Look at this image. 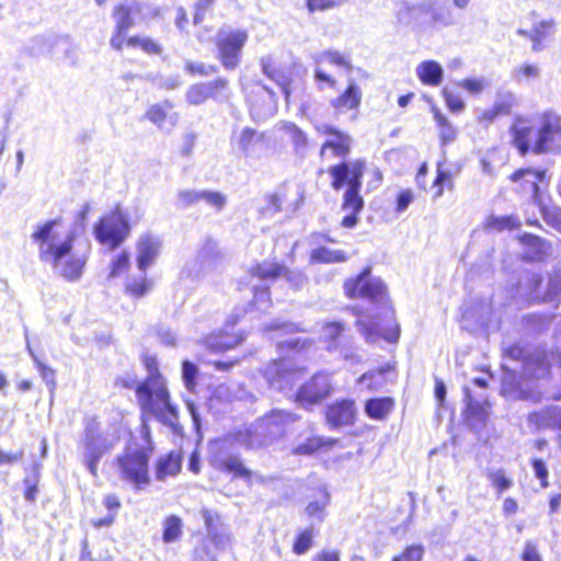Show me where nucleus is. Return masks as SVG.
<instances>
[{
  "label": "nucleus",
  "mask_w": 561,
  "mask_h": 561,
  "mask_svg": "<svg viewBox=\"0 0 561 561\" xmlns=\"http://www.w3.org/2000/svg\"><path fill=\"white\" fill-rule=\"evenodd\" d=\"M262 375L271 389L287 392L299 381L301 370L291 359L282 358L270 362L262 370Z\"/></svg>",
  "instance_id": "9d476101"
},
{
  "label": "nucleus",
  "mask_w": 561,
  "mask_h": 561,
  "mask_svg": "<svg viewBox=\"0 0 561 561\" xmlns=\"http://www.w3.org/2000/svg\"><path fill=\"white\" fill-rule=\"evenodd\" d=\"M508 373L504 376L502 381V391L504 394L519 400H529L533 402H540L543 399L541 391L535 389L531 385H520L516 380L517 368H508L503 365Z\"/></svg>",
  "instance_id": "4468645a"
},
{
  "label": "nucleus",
  "mask_w": 561,
  "mask_h": 561,
  "mask_svg": "<svg viewBox=\"0 0 561 561\" xmlns=\"http://www.w3.org/2000/svg\"><path fill=\"white\" fill-rule=\"evenodd\" d=\"M366 170L365 160L357 159L353 161H344L329 168L328 173L332 178V187L340 191L345 185L347 188L343 195L342 208L348 213L342 220V226L353 228L358 219L357 215L364 207V199L359 195L362 187V178Z\"/></svg>",
  "instance_id": "f03ea898"
},
{
  "label": "nucleus",
  "mask_w": 561,
  "mask_h": 561,
  "mask_svg": "<svg viewBox=\"0 0 561 561\" xmlns=\"http://www.w3.org/2000/svg\"><path fill=\"white\" fill-rule=\"evenodd\" d=\"M27 350L31 354V356L33 357L35 364H36V367L43 378V380L46 382V385L49 387V390L53 391L56 387V381H55V370L48 366H46L44 363H42L36 356L35 354L33 353L30 344L27 343Z\"/></svg>",
  "instance_id": "de8ad7c7"
},
{
  "label": "nucleus",
  "mask_w": 561,
  "mask_h": 561,
  "mask_svg": "<svg viewBox=\"0 0 561 561\" xmlns=\"http://www.w3.org/2000/svg\"><path fill=\"white\" fill-rule=\"evenodd\" d=\"M413 10L431 15V21L434 25L446 27L455 23L451 9L438 0H423Z\"/></svg>",
  "instance_id": "6ab92c4d"
},
{
  "label": "nucleus",
  "mask_w": 561,
  "mask_h": 561,
  "mask_svg": "<svg viewBox=\"0 0 561 561\" xmlns=\"http://www.w3.org/2000/svg\"><path fill=\"white\" fill-rule=\"evenodd\" d=\"M129 267V255L127 252H122L118 254L110 265V273L107 278L113 279L119 277L123 273H125Z\"/></svg>",
  "instance_id": "09e8293b"
},
{
  "label": "nucleus",
  "mask_w": 561,
  "mask_h": 561,
  "mask_svg": "<svg viewBox=\"0 0 561 561\" xmlns=\"http://www.w3.org/2000/svg\"><path fill=\"white\" fill-rule=\"evenodd\" d=\"M147 446L129 445L116 458L119 478L130 483L135 489L141 490L149 484L148 462L152 454L148 431L145 434Z\"/></svg>",
  "instance_id": "7ed1b4c3"
},
{
  "label": "nucleus",
  "mask_w": 561,
  "mask_h": 561,
  "mask_svg": "<svg viewBox=\"0 0 561 561\" xmlns=\"http://www.w3.org/2000/svg\"><path fill=\"white\" fill-rule=\"evenodd\" d=\"M297 421V416L285 410H273L271 413L259 419L245 432V437L240 434V440L248 447L255 448L270 444L273 439L282 436L285 427Z\"/></svg>",
  "instance_id": "423d86ee"
},
{
  "label": "nucleus",
  "mask_w": 561,
  "mask_h": 561,
  "mask_svg": "<svg viewBox=\"0 0 561 561\" xmlns=\"http://www.w3.org/2000/svg\"><path fill=\"white\" fill-rule=\"evenodd\" d=\"M221 259L222 254L218 249L217 242L211 239H206L197 252V260L201 263V268H211Z\"/></svg>",
  "instance_id": "2f4dec72"
},
{
  "label": "nucleus",
  "mask_w": 561,
  "mask_h": 561,
  "mask_svg": "<svg viewBox=\"0 0 561 561\" xmlns=\"http://www.w3.org/2000/svg\"><path fill=\"white\" fill-rule=\"evenodd\" d=\"M201 514L205 523L207 535L224 527V524L221 523L220 517L216 512L203 508Z\"/></svg>",
  "instance_id": "052dcab7"
},
{
  "label": "nucleus",
  "mask_w": 561,
  "mask_h": 561,
  "mask_svg": "<svg viewBox=\"0 0 561 561\" xmlns=\"http://www.w3.org/2000/svg\"><path fill=\"white\" fill-rule=\"evenodd\" d=\"M559 141H561V117L554 112H545L536 131L533 151L535 153L547 152Z\"/></svg>",
  "instance_id": "f8f14e48"
},
{
  "label": "nucleus",
  "mask_w": 561,
  "mask_h": 561,
  "mask_svg": "<svg viewBox=\"0 0 561 561\" xmlns=\"http://www.w3.org/2000/svg\"><path fill=\"white\" fill-rule=\"evenodd\" d=\"M157 15V10L138 0H121L113 9L112 16L119 31H129L138 23Z\"/></svg>",
  "instance_id": "9b49d317"
},
{
  "label": "nucleus",
  "mask_w": 561,
  "mask_h": 561,
  "mask_svg": "<svg viewBox=\"0 0 561 561\" xmlns=\"http://www.w3.org/2000/svg\"><path fill=\"white\" fill-rule=\"evenodd\" d=\"M329 503V493L325 491L321 501L310 502L306 507V513L310 518H316L321 523L325 516V507Z\"/></svg>",
  "instance_id": "49530a36"
},
{
  "label": "nucleus",
  "mask_w": 561,
  "mask_h": 561,
  "mask_svg": "<svg viewBox=\"0 0 561 561\" xmlns=\"http://www.w3.org/2000/svg\"><path fill=\"white\" fill-rule=\"evenodd\" d=\"M512 75L517 82H522L524 79L538 78L540 75V69L536 65L527 64L515 68Z\"/></svg>",
  "instance_id": "69168bd1"
},
{
  "label": "nucleus",
  "mask_w": 561,
  "mask_h": 561,
  "mask_svg": "<svg viewBox=\"0 0 561 561\" xmlns=\"http://www.w3.org/2000/svg\"><path fill=\"white\" fill-rule=\"evenodd\" d=\"M313 533V527L311 526L299 534L293 547L296 554H304L312 547Z\"/></svg>",
  "instance_id": "8fccbe9b"
},
{
  "label": "nucleus",
  "mask_w": 561,
  "mask_h": 561,
  "mask_svg": "<svg viewBox=\"0 0 561 561\" xmlns=\"http://www.w3.org/2000/svg\"><path fill=\"white\" fill-rule=\"evenodd\" d=\"M352 138L350 135L340 131L334 137L327 139L320 150V156L324 157L327 150H332L334 157L345 158L351 151Z\"/></svg>",
  "instance_id": "cd10ccee"
},
{
  "label": "nucleus",
  "mask_w": 561,
  "mask_h": 561,
  "mask_svg": "<svg viewBox=\"0 0 561 561\" xmlns=\"http://www.w3.org/2000/svg\"><path fill=\"white\" fill-rule=\"evenodd\" d=\"M161 248V241L158 237L150 233L142 234L137 242V265L146 273V270L153 264Z\"/></svg>",
  "instance_id": "aec40b11"
},
{
  "label": "nucleus",
  "mask_w": 561,
  "mask_h": 561,
  "mask_svg": "<svg viewBox=\"0 0 561 561\" xmlns=\"http://www.w3.org/2000/svg\"><path fill=\"white\" fill-rule=\"evenodd\" d=\"M198 369L196 365L188 360H184L182 364V378L185 383V387L191 390L195 386V379L197 376Z\"/></svg>",
  "instance_id": "774afa93"
},
{
  "label": "nucleus",
  "mask_w": 561,
  "mask_h": 561,
  "mask_svg": "<svg viewBox=\"0 0 561 561\" xmlns=\"http://www.w3.org/2000/svg\"><path fill=\"white\" fill-rule=\"evenodd\" d=\"M336 442L337 439L333 438H324L319 436L309 437L304 443L295 447V454L306 456L312 455L314 451L322 447L333 446Z\"/></svg>",
  "instance_id": "4c0bfd02"
},
{
  "label": "nucleus",
  "mask_w": 561,
  "mask_h": 561,
  "mask_svg": "<svg viewBox=\"0 0 561 561\" xmlns=\"http://www.w3.org/2000/svg\"><path fill=\"white\" fill-rule=\"evenodd\" d=\"M243 341L240 335H232L227 332L211 333L205 339V345L211 352H224L230 350Z\"/></svg>",
  "instance_id": "c85d7f7f"
},
{
  "label": "nucleus",
  "mask_w": 561,
  "mask_h": 561,
  "mask_svg": "<svg viewBox=\"0 0 561 561\" xmlns=\"http://www.w3.org/2000/svg\"><path fill=\"white\" fill-rule=\"evenodd\" d=\"M385 381V370L378 369L374 371L365 373L358 379L360 385H365L368 389L377 390L383 385Z\"/></svg>",
  "instance_id": "3c124183"
},
{
  "label": "nucleus",
  "mask_w": 561,
  "mask_h": 561,
  "mask_svg": "<svg viewBox=\"0 0 561 561\" xmlns=\"http://www.w3.org/2000/svg\"><path fill=\"white\" fill-rule=\"evenodd\" d=\"M506 355L508 358L518 362L523 358V374L529 377H534L536 379H540L546 377L549 374L550 367L545 358L536 357V358H525L524 351L517 346L513 345L506 350Z\"/></svg>",
  "instance_id": "f3484780"
},
{
  "label": "nucleus",
  "mask_w": 561,
  "mask_h": 561,
  "mask_svg": "<svg viewBox=\"0 0 561 561\" xmlns=\"http://www.w3.org/2000/svg\"><path fill=\"white\" fill-rule=\"evenodd\" d=\"M145 116L159 128H162L163 123L167 118V112L161 104H153L146 112Z\"/></svg>",
  "instance_id": "338daca9"
},
{
  "label": "nucleus",
  "mask_w": 561,
  "mask_h": 561,
  "mask_svg": "<svg viewBox=\"0 0 561 561\" xmlns=\"http://www.w3.org/2000/svg\"><path fill=\"white\" fill-rule=\"evenodd\" d=\"M117 438L104 433L94 420L87 422L83 434L81 461L93 477H98V466L102 457L111 451Z\"/></svg>",
  "instance_id": "0eeeda50"
},
{
  "label": "nucleus",
  "mask_w": 561,
  "mask_h": 561,
  "mask_svg": "<svg viewBox=\"0 0 561 561\" xmlns=\"http://www.w3.org/2000/svg\"><path fill=\"white\" fill-rule=\"evenodd\" d=\"M126 291L135 297H142L148 290L146 273L139 279L128 278L125 284Z\"/></svg>",
  "instance_id": "5fc2aeb1"
},
{
  "label": "nucleus",
  "mask_w": 561,
  "mask_h": 561,
  "mask_svg": "<svg viewBox=\"0 0 561 561\" xmlns=\"http://www.w3.org/2000/svg\"><path fill=\"white\" fill-rule=\"evenodd\" d=\"M129 232L128 217L118 206L94 226L95 239L111 250L119 247Z\"/></svg>",
  "instance_id": "6e6552de"
},
{
  "label": "nucleus",
  "mask_w": 561,
  "mask_h": 561,
  "mask_svg": "<svg viewBox=\"0 0 561 561\" xmlns=\"http://www.w3.org/2000/svg\"><path fill=\"white\" fill-rule=\"evenodd\" d=\"M32 239L38 244L39 260L50 264L57 276L68 282L81 278L90 253V242L75 245V231L62 233L56 219L37 226Z\"/></svg>",
  "instance_id": "f257e3e1"
},
{
  "label": "nucleus",
  "mask_w": 561,
  "mask_h": 561,
  "mask_svg": "<svg viewBox=\"0 0 561 561\" xmlns=\"http://www.w3.org/2000/svg\"><path fill=\"white\" fill-rule=\"evenodd\" d=\"M536 131L524 118H517L514 122L511 128L513 144L522 156H525L530 148L533 149Z\"/></svg>",
  "instance_id": "5701e85b"
},
{
  "label": "nucleus",
  "mask_w": 561,
  "mask_h": 561,
  "mask_svg": "<svg viewBox=\"0 0 561 561\" xmlns=\"http://www.w3.org/2000/svg\"><path fill=\"white\" fill-rule=\"evenodd\" d=\"M344 332V324L339 321L328 322L322 328V337L328 342L329 351H336L340 347V339Z\"/></svg>",
  "instance_id": "a19ab883"
},
{
  "label": "nucleus",
  "mask_w": 561,
  "mask_h": 561,
  "mask_svg": "<svg viewBox=\"0 0 561 561\" xmlns=\"http://www.w3.org/2000/svg\"><path fill=\"white\" fill-rule=\"evenodd\" d=\"M331 392L329 376L325 374H316L308 382L302 385L297 399L301 403H317L327 398Z\"/></svg>",
  "instance_id": "2eb2a0df"
},
{
  "label": "nucleus",
  "mask_w": 561,
  "mask_h": 561,
  "mask_svg": "<svg viewBox=\"0 0 561 561\" xmlns=\"http://www.w3.org/2000/svg\"><path fill=\"white\" fill-rule=\"evenodd\" d=\"M205 92L207 94V100L213 99L216 102H225L229 98V83L225 78H218L214 81L202 82Z\"/></svg>",
  "instance_id": "e433bc0d"
},
{
  "label": "nucleus",
  "mask_w": 561,
  "mask_h": 561,
  "mask_svg": "<svg viewBox=\"0 0 561 561\" xmlns=\"http://www.w3.org/2000/svg\"><path fill=\"white\" fill-rule=\"evenodd\" d=\"M204 202L208 206L215 208L217 211H221L226 204L227 198L224 194L209 190L199 191V203Z\"/></svg>",
  "instance_id": "a18cd8bd"
},
{
  "label": "nucleus",
  "mask_w": 561,
  "mask_h": 561,
  "mask_svg": "<svg viewBox=\"0 0 561 561\" xmlns=\"http://www.w3.org/2000/svg\"><path fill=\"white\" fill-rule=\"evenodd\" d=\"M546 171L533 169H519L511 175V180L513 182H520L525 194L529 195L534 199L537 198L540 184L546 183Z\"/></svg>",
  "instance_id": "412c9836"
},
{
  "label": "nucleus",
  "mask_w": 561,
  "mask_h": 561,
  "mask_svg": "<svg viewBox=\"0 0 561 561\" xmlns=\"http://www.w3.org/2000/svg\"><path fill=\"white\" fill-rule=\"evenodd\" d=\"M263 90L267 95V101H265L263 105L253 103L250 108L251 116L255 121H264L272 117L277 111V101L274 92L266 87H263Z\"/></svg>",
  "instance_id": "72a5a7b5"
},
{
  "label": "nucleus",
  "mask_w": 561,
  "mask_h": 561,
  "mask_svg": "<svg viewBox=\"0 0 561 561\" xmlns=\"http://www.w3.org/2000/svg\"><path fill=\"white\" fill-rule=\"evenodd\" d=\"M285 267L277 263L264 262L252 270V275L260 279H275L283 275Z\"/></svg>",
  "instance_id": "c03bdc74"
},
{
  "label": "nucleus",
  "mask_w": 561,
  "mask_h": 561,
  "mask_svg": "<svg viewBox=\"0 0 561 561\" xmlns=\"http://www.w3.org/2000/svg\"><path fill=\"white\" fill-rule=\"evenodd\" d=\"M432 112L434 114V119L439 127V137L442 140V144L445 146L447 144L453 142L456 139V134H457L455 127L447 119V117L442 114V112L436 106L432 107Z\"/></svg>",
  "instance_id": "ea45409f"
},
{
  "label": "nucleus",
  "mask_w": 561,
  "mask_h": 561,
  "mask_svg": "<svg viewBox=\"0 0 561 561\" xmlns=\"http://www.w3.org/2000/svg\"><path fill=\"white\" fill-rule=\"evenodd\" d=\"M354 403L350 400L331 404L327 410V421L332 427H340L353 423Z\"/></svg>",
  "instance_id": "b1692460"
},
{
  "label": "nucleus",
  "mask_w": 561,
  "mask_h": 561,
  "mask_svg": "<svg viewBox=\"0 0 561 561\" xmlns=\"http://www.w3.org/2000/svg\"><path fill=\"white\" fill-rule=\"evenodd\" d=\"M264 135L255 129L245 127L241 130L238 138V146L244 154H250L259 142H262Z\"/></svg>",
  "instance_id": "58836bf2"
},
{
  "label": "nucleus",
  "mask_w": 561,
  "mask_h": 561,
  "mask_svg": "<svg viewBox=\"0 0 561 561\" xmlns=\"http://www.w3.org/2000/svg\"><path fill=\"white\" fill-rule=\"evenodd\" d=\"M558 297H561V274H557L549 278L545 290V302L552 301Z\"/></svg>",
  "instance_id": "0e129e2a"
},
{
  "label": "nucleus",
  "mask_w": 561,
  "mask_h": 561,
  "mask_svg": "<svg viewBox=\"0 0 561 561\" xmlns=\"http://www.w3.org/2000/svg\"><path fill=\"white\" fill-rule=\"evenodd\" d=\"M280 129L291 142L294 153L304 159L307 156L309 145L307 134L293 122H283Z\"/></svg>",
  "instance_id": "a878e982"
},
{
  "label": "nucleus",
  "mask_w": 561,
  "mask_h": 561,
  "mask_svg": "<svg viewBox=\"0 0 561 561\" xmlns=\"http://www.w3.org/2000/svg\"><path fill=\"white\" fill-rule=\"evenodd\" d=\"M312 59L316 62V65L329 62L331 65L345 67L347 69L352 68L351 60L346 56H344L343 54H341L336 50L329 49V50L316 53L312 55Z\"/></svg>",
  "instance_id": "37998d69"
},
{
  "label": "nucleus",
  "mask_w": 561,
  "mask_h": 561,
  "mask_svg": "<svg viewBox=\"0 0 561 561\" xmlns=\"http://www.w3.org/2000/svg\"><path fill=\"white\" fill-rule=\"evenodd\" d=\"M424 548L420 545H413L404 549L400 556L392 558V561H422Z\"/></svg>",
  "instance_id": "e2e57ef3"
},
{
  "label": "nucleus",
  "mask_w": 561,
  "mask_h": 561,
  "mask_svg": "<svg viewBox=\"0 0 561 561\" xmlns=\"http://www.w3.org/2000/svg\"><path fill=\"white\" fill-rule=\"evenodd\" d=\"M488 479L499 492L506 491L513 485V481L505 476V471L503 469L489 471Z\"/></svg>",
  "instance_id": "864d4df0"
},
{
  "label": "nucleus",
  "mask_w": 561,
  "mask_h": 561,
  "mask_svg": "<svg viewBox=\"0 0 561 561\" xmlns=\"http://www.w3.org/2000/svg\"><path fill=\"white\" fill-rule=\"evenodd\" d=\"M514 103L512 93L499 94L492 108L483 111L479 116L480 122L492 123L499 115L507 114Z\"/></svg>",
  "instance_id": "473e14b6"
},
{
  "label": "nucleus",
  "mask_w": 561,
  "mask_h": 561,
  "mask_svg": "<svg viewBox=\"0 0 561 561\" xmlns=\"http://www.w3.org/2000/svg\"><path fill=\"white\" fill-rule=\"evenodd\" d=\"M356 325L368 343H375L380 336L388 342L393 343L397 342L400 336V328L398 323H394L390 329L386 330L377 319L373 318L369 321L359 319L357 320Z\"/></svg>",
  "instance_id": "dca6fc26"
},
{
  "label": "nucleus",
  "mask_w": 561,
  "mask_h": 561,
  "mask_svg": "<svg viewBox=\"0 0 561 561\" xmlns=\"http://www.w3.org/2000/svg\"><path fill=\"white\" fill-rule=\"evenodd\" d=\"M370 268L366 267L354 278H348L344 283L345 295L350 298H364L378 306V317L392 319L393 310L389 307V298L386 285L379 277L370 274Z\"/></svg>",
  "instance_id": "20e7f679"
},
{
  "label": "nucleus",
  "mask_w": 561,
  "mask_h": 561,
  "mask_svg": "<svg viewBox=\"0 0 561 561\" xmlns=\"http://www.w3.org/2000/svg\"><path fill=\"white\" fill-rule=\"evenodd\" d=\"M228 445L229 443L224 440L214 446V448H216V451L213 455L214 466L220 470L232 472L236 478L250 482L251 471L244 467L239 455L229 450Z\"/></svg>",
  "instance_id": "ddd939ff"
},
{
  "label": "nucleus",
  "mask_w": 561,
  "mask_h": 561,
  "mask_svg": "<svg viewBox=\"0 0 561 561\" xmlns=\"http://www.w3.org/2000/svg\"><path fill=\"white\" fill-rule=\"evenodd\" d=\"M458 85L470 94L478 95L489 85V82L485 78H467L460 81Z\"/></svg>",
  "instance_id": "bf43d9fd"
},
{
  "label": "nucleus",
  "mask_w": 561,
  "mask_h": 561,
  "mask_svg": "<svg viewBox=\"0 0 561 561\" xmlns=\"http://www.w3.org/2000/svg\"><path fill=\"white\" fill-rule=\"evenodd\" d=\"M271 305L270 293L267 287L254 286L253 301L251 306L259 311H265Z\"/></svg>",
  "instance_id": "6e6d98bb"
},
{
  "label": "nucleus",
  "mask_w": 561,
  "mask_h": 561,
  "mask_svg": "<svg viewBox=\"0 0 561 561\" xmlns=\"http://www.w3.org/2000/svg\"><path fill=\"white\" fill-rule=\"evenodd\" d=\"M202 82L188 87L185 93V100L191 105H201L207 101V94Z\"/></svg>",
  "instance_id": "603ef678"
},
{
  "label": "nucleus",
  "mask_w": 561,
  "mask_h": 561,
  "mask_svg": "<svg viewBox=\"0 0 561 561\" xmlns=\"http://www.w3.org/2000/svg\"><path fill=\"white\" fill-rule=\"evenodd\" d=\"M348 256L342 250H332L325 247H320L312 250L310 260L313 263H340L347 261Z\"/></svg>",
  "instance_id": "f704fd0d"
},
{
  "label": "nucleus",
  "mask_w": 561,
  "mask_h": 561,
  "mask_svg": "<svg viewBox=\"0 0 561 561\" xmlns=\"http://www.w3.org/2000/svg\"><path fill=\"white\" fill-rule=\"evenodd\" d=\"M360 102V88L354 81H350L347 89L341 95L331 100V105L339 112H346L357 108Z\"/></svg>",
  "instance_id": "bb28decb"
},
{
  "label": "nucleus",
  "mask_w": 561,
  "mask_h": 561,
  "mask_svg": "<svg viewBox=\"0 0 561 561\" xmlns=\"http://www.w3.org/2000/svg\"><path fill=\"white\" fill-rule=\"evenodd\" d=\"M527 420L528 424L537 431L546 428L561 431V407L549 405L540 411L530 413Z\"/></svg>",
  "instance_id": "4be33fe9"
},
{
  "label": "nucleus",
  "mask_w": 561,
  "mask_h": 561,
  "mask_svg": "<svg viewBox=\"0 0 561 561\" xmlns=\"http://www.w3.org/2000/svg\"><path fill=\"white\" fill-rule=\"evenodd\" d=\"M180 470L181 459L179 455L170 453L158 461L156 477L158 480H164L167 476H175Z\"/></svg>",
  "instance_id": "c9c22d12"
},
{
  "label": "nucleus",
  "mask_w": 561,
  "mask_h": 561,
  "mask_svg": "<svg viewBox=\"0 0 561 561\" xmlns=\"http://www.w3.org/2000/svg\"><path fill=\"white\" fill-rule=\"evenodd\" d=\"M542 280L539 273H524L518 283L517 295L529 304L545 302V291L540 290Z\"/></svg>",
  "instance_id": "a211bd4d"
},
{
  "label": "nucleus",
  "mask_w": 561,
  "mask_h": 561,
  "mask_svg": "<svg viewBox=\"0 0 561 561\" xmlns=\"http://www.w3.org/2000/svg\"><path fill=\"white\" fill-rule=\"evenodd\" d=\"M207 537L218 550H226L231 541L230 533L225 526L207 535Z\"/></svg>",
  "instance_id": "13d9d810"
},
{
  "label": "nucleus",
  "mask_w": 561,
  "mask_h": 561,
  "mask_svg": "<svg viewBox=\"0 0 561 561\" xmlns=\"http://www.w3.org/2000/svg\"><path fill=\"white\" fill-rule=\"evenodd\" d=\"M137 397L145 413L153 415L161 423L175 427L178 424V410L170 402L167 388L158 380L152 383L145 382L137 387Z\"/></svg>",
  "instance_id": "39448f33"
},
{
  "label": "nucleus",
  "mask_w": 561,
  "mask_h": 561,
  "mask_svg": "<svg viewBox=\"0 0 561 561\" xmlns=\"http://www.w3.org/2000/svg\"><path fill=\"white\" fill-rule=\"evenodd\" d=\"M443 96L445 99L447 107L454 113H460L465 110V102L461 96L447 88L443 90Z\"/></svg>",
  "instance_id": "680f3d73"
},
{
  "label": "nucleus",
  "mask_w": 561,
  "mask_h": 561,
  "mask_svg": "<svg viewBox=\"0 0 561 561\" xmlns=\"http://www.w3.org/2000/svg\"><path fill=\"white\" fill-rule=\"evenodd\" d=\"M465 400H466V419L471 427H479L485 424L488 413L482 405L480 399H476L472 396V390L469 387H463Z\"/></svg>",
  "instance_id": "393cba45"
},
{
  "label": "nucleus",
  "mask_w": 561,
  "mask_h": 561,
  "mask_svg": "<svg viewBox=\"0 0 561 561\" xmlns=\"http://www.w3.org/2000/svg\"><path fill=\"white\" fill-rule=\"evenodd\" d=\"M443 75L442 66L434 60L423 61L416 68V76L424 84L438 85L443 80Z\"/></svg>",
  "instance_id": "7c9ffc66"
},
{
  "label": "nucleus",
  "mask_w": 561,
  "mask_h": 561,
  "mask_svg": "<svg viewBox=\"0 0 561 561\" xmlns=\"http://www.w3.org/2000/svg\"><path fill=\"white\" fill-rule=\"evenodd\" d=\"M394 400L390 397L373 398L366 401L365 412L374 420H385L392 412Z\"/></svg>",
  "instance_id": "c756f323"
},
{
  "label": "nucleus",
  "mask_w": 561,
  "mask_h": 561,
  "mask_svg": "<svg viewBox=\"0 0 561 561\" xmlns=\"http://www.w3.org/2000/svg\"><path fill=\"white\" fill-rule=\"evenodd\" d=\"M199 203L198 190H182L178 193L176 207L187 208Z\"/></svg>",
  "instance_id": "4d7b16f0"
},
{
  "label": "nucleus",
  "mask_w": 561,
  "mask_h": 561,
  "mask_svg": "<svg viewBox=\"0 0 561 561\" xmlns=\"http://www.w3.org/2000/svg\"><path fill=\"white\" fill-rule=\"evenodd\" d=\"M183 522L179 516L170 515L163 522L162 540L164 543H171L182 536Z\"/></svg>",
  "instance_id": "79ce46f5"
},
{
  "label": "nucleus",
  "mask_w": 561,
  "mask_h": 561,
  "mask_svg": "<svg viewBox=\"0 0 561 561\" xmlns=\"http://www.w3.org/2000/svg\"><path fill=\"white\" fill-rule=\"evenodd\" d=\"M248 39L243 30L221 27L216 35L218 58L227 70L234 69L241 59L242 48Z\"/></svg>",
  "instance_id": "1a4fd4ad"
}]
</instances>
